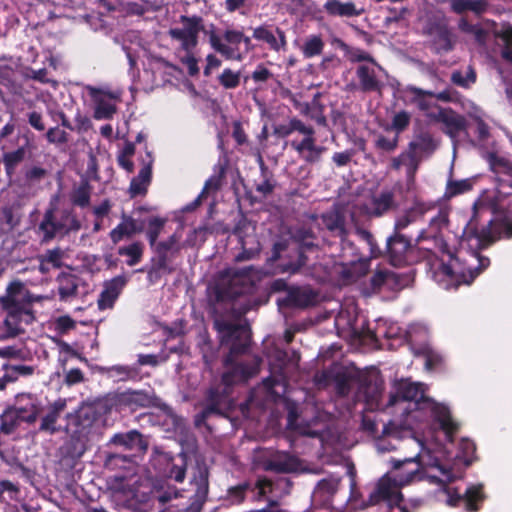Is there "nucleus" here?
<instances>
[{
  "mask_svg": "<svg viewBox=\"0 0 512 512\" xmlns=\"http://www.w3.org/2000/svg\"><path fill=\"white\" fill-rule=\"evenodd\" d=\"M494 218L486 226L478 228L475 220L463 229L459 247L452 250L440 235L448 224V212L439 209L429 221L427 230H422L417 243L423 253L430 277L445 290L469 285L490 265V260L480 254L496 239L512 237V201L506 206L491 203Z\"/></svg>",
  "mask_w": 512,
  "mask_h": 512,
  "instance_id": "nucleus-1",
  "label": "nucleus"
},
{
  "mask_svg": "<svg viewBox=\"0 0 512 512\" xmlns=\"http://www.w3.org/2000/svg\"><path fill=\"white\" fill-rule=\"evenodd\" d=\"M431 434L423 441V449L404 453L401 458H392V471L386 473L369 493L368 505H379L382 512H408L402 505L400 488L417 481L428 479L430 483L443 487L445 501L449 506H464L467 511L479 510L485 499L482 484H471L461 494L448 487L456 478L451 466L452 456L447 441L441 433Z\"/></svg>",
  "mask_w": 512,
  "mask_h": 512,
  "instance_id": "nucleus-2",
  "label": "nucleus"
},
{
  "mask_svg": "<svg viewBox=\"0 0 512 512\" xmlns=\"http://www.w3.org/2000/svg\"><path fill=\"white\" fill-rule=\"evenodd\" d=\"M382 385L377 380L363 379L354 395L356 403H362L365 410H383L402 420H409L415 426L425 425L429 433H441L451 441L458 429L452 419L450 409L425 396L424 384L409 379L395 381L388 402L383 404Z\"/></svg>",
  "mask_w": 512,
  "mask_h": 512,
  "instance_id": "nucleus-3",
  "label": "nucleus"
},
{
  "mask_svg": "<svg viewBox=\"0 0 512 512\" xmlns=\"http://www.w3.org/2000/svg\"><path fill=\"white\" fill-rule=\"evenodd\" d=\"M221 344L229 345L230 352L224 359L226 370L222 375V384L211 386L203 400V410L197 415L196 422L212 414H221L230 404L229 392L233 384L246 382L259 372L261 359L255 356L250 362L234 363L233 357L245 353L250 344V329L245 323H239L219 317L214 321Z\"/></svg>",
  "mask_w": 512,
  "mask_h": 512,
  "instance_id": "nucleus-4",
  "label": "nucleus"
},
{
  "mask_svg": "<svg viewBox=\"0 0 512 512\" xmlns=\"http://www.w3.org/2000/svg\"><path fill=\"white\" fill-rule=\"evenodd\" d=\"M65 419V432L70 436L66 445L67 455L78 459L85 453L87 443L101 433V417L95 407L84 405L73 413H67Z\"/></svg>",
  "mask_w": 512,
  "mask_h": 512,
  "instance_id": "nucleus-5",
  "label": "nucleus"
},
{
  "mask_svg": "<svg viewBox=\"0 0 512 512\" xmlns=\"http://www.w3.org/2000/svg\"><path fill=\"white\" fill-rule=\"evenodd\" d=\"M414 428H419L409 422V420L399 419L392 416L388 423L383 425L381 434L375 436L374 447L379 454L392 451H402L407 453L410 450H417L418 454L423 449V441L431 437L429 430L418 436L412 432Z\"/></svg>",
  "mask_w": 512,
  "mask_h": 512,
  "instance_id": "nucleus-6",
  "label": "nucleus"
},
{
  "mask_svg": "<svg viewBox=\"0 0 512 512\" xmlns=\"http://www.w3.org/2000/svg\"><path fill=\"white\" fill-rule=\"evenodd\" d=\"M207 31L203 19L196 15L180 16L178 22L168 31L171 40L177 43L178 58L191 76L199 72L198 59L194 52L198 45L199 33L206 34Z\"/></svg>",
  "mask_w": 512,
  "mask_h": 512,
  "instance_id": "nucleus-7",
  "label": "nucleus"
},
{
  "mask_svg": "<svg viewBox=\"0 0 512 512\" xmlns=\"http://www.w3.org/2000/svg\"><path fill=\"white\" fill-rule=\"evenodd\" d=\"M0 302L7 313L4 326L9 336L22 333L34 321L32 299L21 282L10 283Z\"/></svg>",
  "mask_w": 512,
  "mask_h": 512,
  "instance_id": "nucleus-8",
  "label": "nucleus"
},
{
  "mask_svg": "<svg viewBox=\"0 0 512 512\" xmlns=\"http://www.w3.org/2000/svg\"><path fill=\"white\" fill-rule=\"evenodd\" d=\"M211 48L227 60L242 61L252 50L250 37L241 30L226 29L222 34L214 27L206 32Z\"/></svg>",
  "mask_w": 512,
  "mask_h": 512,
  "instance_id": "nucleus-9",
  "label": "nucleus"
},
{
  "mask_svg": "<svg viewBox=\"0 0 512 512\" xmlns=\"http://www.w3.org/2000/svg\"><path fill=\"white\" fill-rule=\"evenodd\" d=\"M401 97L405 104L414 105L432 122L438 116L443 107L437 104L438 100L449 101L450 94L447 91L433 92L423 90L413 85H408L401 90Z\"/></svg>",
  "mask_w": 512,
  "mask_h": 512,
  "instance_id": "nucleus-10",
  "label": "nucleus"
},
{
  "mask_svg": "<svg viewBox=\"0 0 512 512\" xmlns=\"http://www.w3.org/2000/svg\"><path fill=\"white\" fill-rule=\"evenodd\" d=\"M251 269L252 267L242 270L229 268L223 271L217 284L218 297L233 300L251 293L254 289V283L250 276Z\"/></svg>",
  "mask_w": 512,
  "mask_h": 512,
  "instance_id": "nucleus-11",
  "label": "nucleus"
},
{
  "mask_svg": "<svg viewBox=\"0 0 512 512\" xmlns=\"http://www.w3.org/2000/svg\"><path fill=\"white\" fill-rule=\"evenodd\" d=\"M298 362L299 355L294 351L288 352L278 348L273 350L270 355V364L280 373L263 380V385L270 395L279 397L286 392L287 379L283 370L289 365L297 366Z\"/></svg>",
  "mask_w": 512,
  "mask_h": 512,
  "instance_id": "nucleus-12",
  "label": "nucleus"
},
{
  "mask_svg": "<svg viewBox=\"0 0 512 512\" xmlns=\"http://www.w3.org/2000/svg\"><path fill=\"white\" fill-rule=\"evenodd\" d=\"M86 91L93 105V117L96 120L112 119L117 111V104L121 102L122 91L91 85L86 87Z\"/></svg>",
  "mask_w": 512,
  "mask_h": 512,
  "instance_id": "nucleus-13",
  "label": "nucleus"
},
{
  "mask_svg": "<svg viewBox=\"0 0 512 512\" xmlns=\"http://www.w3.org/2000/svg\"><path fill=\"white\" fill-rule=\"evenodd\" d=\"M357 89L363 93L381 94L386 87V70L377 62L362 63L356 67Z\"/></svg>",
  "mask_w": 512,
  "mask_h": 512,
  "instance_id": "nucleus-14",
  "label": "nucleus"
},
{
  "mask_svg": "<svg viewBox=\"0 0 512 512\" xmlns=\"http://www.w3.org/2000/svg\"><path fill=\"white\" fill-rule=\"evenodd\" d=\"M341 257L343 258V276L349 281L365 275L369 270L370 256L359 255L354 243L347 239L346 235L340 238Z\"/></svg>",
  "mask_w": 512,
  "mask_h": 512,
  "instance_id": "nucleus-15",
  "label": "nucleus"
},
{
  "mask_svg": "<svg viewBox=\"0 0 512 512\" xmlns=\"http://www.w3.org/2000/svg\"><path fill=\"white\" fill-rule=\"evenodd\" d=\"M300 135L301 138L295 137L290 141V147L296 151L298 157L306 164L319 163L327 148L317 143L313 126L307 125Z\"/></svg>",
  "mask_w": 512,
  "mask_h": 512,
  "instance_id": "nucleus-16",
  "label": "nucleus"
},
{
  "mask_svg": "<svg viewBox=\"0 0 512 512\" xmlns=\"http://www.w3.org/2000/svg\"><path fill=\"white\" fill-rule=\"evenodd\" d=\"M66 407L67 401L64 398H58L54 402L49 403L46 407L41 406V412L38 416L40 420L37 429L38 433L52 436L65 431L64 425L61 424L60 420Z\"/></svg>",
  "mask_w": 512,
  "mask_h": 512,
  "instance_id": "nucleus-17",
  "label": "nucleus"
},
{
  "mask_svg": "<svg viewBox=\"0 0 512 512\" xmlns=\"http://www.w3.org/2000/svg\"><path fill=\"white\" fill-rule=\"evenodd\" d=\"M428 328L424 324L410 325L407 330V337L412 345H419V350L425 356V366L427 369L436 367L441 361L442 357L427 343Z\"/></svg>",
  "mask_w": 512,
  "mask_h": 512,
  "instance_id": "nucleus-18",
  "label": "nucleus"
},
{
  "mask_svg": "<svg viewBox=\"0 0 512 512\" xmlns=\"http://www.w3.org/2000/svg\"><path fill=\"white\" fill-rule=\"evenodd\" d=\"M486 160L497 180L499 194H512V161L497 153H488Z\"/></svg>",
  "mask_w": 512,
  "mask_h": 512,
  "instance_id": "nucleus-19",
  "label": "nucleus"
},
{
  "mask_svg": "<svg viewBox=\"0 0 512 512\" xmlns=\"http://www.w3.org/2000/svg\"><path fill=\"white\" fill-rule=\"evenodd\" d=\"M365 322L364 316L358 313L353 304L342 307L335 317V326L339 331H348L359 339L365 331Z\"/></svg>",
  "mask_w": 512,
  "mask_h": 512,
  "instance_id": "nucleus-20",
  "label": "nucleus"
},
{
  "mask_svg": "<svg viewBox=\"0 0 512 512\" xmlns=\"http://www.w3.org/2000/svg\"><path fill=\"white\" fill-rule=\"evenodd\" d=\"M317 302V294L306 286H291L277 298V305L284 308H306Z\"/></svg>",
  "mask_w": 512,
  "mask_h": 512,
  "instance_id": "nucleus-21",
  "label": "nucleus"
},
{
  "mask_svg": "<svg viewBox=\"0 0 512 512\" xmlns=\"http://www.w3.org/2000/svg\"><path fill=\"white\" fill-rule=\"evenodd\" d=\"M113 404L119 412H133L139 408L149 407L152 404V397L144 390H126L114 395Z\"/></svg>",
  "mask_w": 512,
  "mask_h": 512,
  "instance_id": "nucleus-22",
  "label": "nucleus"
},
{
  "mask_svg": "<svg viewBox=\"0 0 512 512\" xmlns=\"http://www.w3.org/2000/svg\"><path fill=\"white\" fill-rule=\"evenodd\" d=\"M190 483L195 487V493L191 498L190 505L179 512H200L202 510L209 492L208 469L206 467H198Z\"/></svg>",
  "mask_w": 512,
  "mask_h": 512,
  "instance_id": "nucleus-23",
  "label": "nucleus"
},
{
  "mask_svg": "<svg viewBox=\"0 0 512 512\" xmlns=\"http://www.w3.org/2000/svg\"><path fill=\"white\" fill-rule=\"evenodd\" d=\"M252 36L255 40L267 44L272 51L280 52L287 49L286 34L279 27L267 24L260 25L253 29Z\"/></svg>",
  "mask_w": 512,
  "mask_h": 512,
  "instance_id": "nucleus-24",
  "label": "nucleus"
},
{
  "mask_svg": "<svg viewBox=\"0 0 512 512\" xmlns=\"http://www.w3.org/2000/svg\"><path fill=\"white\" fill-rule=\"evenodd\" d=\"M179 496V490L169 484H162L159 487H155L147 500L143 503L136 504L134 502L130 503V506L133 507L135 512H148L150 511L156 502L159 503V506H164L172 499H175Z\"/></svg>",
  "mask_w": 512,
  "mask_h": 512,
  "instance_id": "nucleus-25",
  "label": "nucleus"
},
{
  "mask_svg": "<svg viewBox=\"0 0 512 512\" xmlns=\"http://www.w3.org/2000/svg\"><path fill=\"white\" fill-rule=\"evenodd\" d=\"M436 206V203L432 201L415 200L410 208L406 209L402 214L396 217L394 231L400 233V231L406 229L426 213L434 210Z\"/></svg>",
  "mask_w": 512,
  "mask_h": 512,
  "instance_id": "nucleus-26",
  "label": "nucleus"
},
{
  "mask_svg": "<svg viewBox=\"0 0 512 512\" xmlns=\"http://www.w3.org/2000/svg\"><path fill=\"white\" fill-rule=\"evenodd\" d=\"M181 237L182 235L176 231L168 239L156 242L154 246H151L156 254L158 267L167 268V264L170 265L171 258L182 248Z\"/></svg>",
  "mask_w": 512,
  "mask_h": 512,
  "instance_id": "nucleus-27",
  "label": "nucleus"
},
{
  "mask_svg": "<svg viewBox=\"0 0 512 512\" xmlns=\"http://www.w3.org/2000/svg\"><path fill=\"white\" fill-rule=\"evenodd\" d=\"M41 402L31 394L17 396L16 404L12 407L22 422L33 424L41 412Z\"/></svg>",
  "mask_w": 512,
  "mask_h": 512,
  "instance_id": "nucleus-28",
  "label": "nucleus"
},
{
  "mask_svg": "<svg viewBox=\"0 0 512 512\" xmlns=\"http://www.w3.org/2000/svg\"><path fill=\"white\" fill-rule=\"evenodd\" d=\"M397 187L392 189H383L378 194L372 196L370 203L367 206V211L370 216L381 217L389 211L398 207L395 199V192Z\"/></svg>",
  "mask_w": 512,
  "mask_h": 512,
  "instance_id": "nucleus-29",
  "label": "nucleus"
},
{
  "mask_svg": "<svg viewBox=\"0 0 512 512\" xmlns=\"http://www.w3.org/2000/svg\"><path fill=\"white\" fill-rule=\"evenodd\" d=\"M127 278L124 275H118L104 282L103 290L97 300L100 310L110 309L114 306L122 290L127 284Z\"/></svg>",
  "mask_w": 512,
  "mask_h": 512,
  "instance_id": "nucleus-30",
  "label": "nucleus"
},
{
  "mask_svg": "<svg viewBox=\"0 0 512 512\" xmlns=\"http://www.w3.org/2000/svg\"><path fill=\"white\" fill-rule=\"evenodd\" d=\"M433 122L442 124L443 132L446 133L453 142H455L460 133L466 129L465 119L450 108H443Z\"/></svg>",
  "mask_w": 512,
  "mask_h": 512,
  "instance_id": "nucleus-31",
  "label": "nucleus"
},
{
  "mask_svg": "<svg viewBox=\"0 0 512 512\" xmlns=\"http://www.w3.org/2000/svg\"><path fill=\"white\" fill-rule=\"evenodd\" d=\"M278 488H281L284 493L289 492L290 483L286 477H279L275 483L267 479H258L252 491L256 500L265 499L269 503L268 506L272 507L277 505V501L268 495L273 494Z\"/></svg>",
  "mask_w": 512,
  "mask_h": 512,
  "instance_id": "nucleus-32",
  "label": "nucleus"
},
{
  "mask_svg": "<svg viewBox=\"0 0 512 512\" xmlns=\"http://www.w3.org/2000/svg\"><path fill=\"white\" fill-rule=\"evenodd\" d=\"M410 245L408 238L395 231L393 235L387 238V253L389 261L393 266H401L406 261L405 255Z\"/></svg>",
  "mask_w": 512,
  "mask_h": 512,
  "instance_id": "nucleus-33",
  "label": "nucleus"
},
{
  "mask_svg": "<svg viewBox=\"0 0 512 512\" xmlns=\"http://www.w3.org/2000/svg\"><path fill=\"white\" fill-rule=\"evenodd\" d=\"M146 158L138 175L131 179L129 193L132 197L144 195L151 183L153 158L150 152H147Z\"/></svg>",
  "mask_w": 512,
  "mask_h": 512,
  "instance_id": "nucleus-34",
  "label": "nucleus"
},
{
  "mask_svg": "<svg viewBox=\"0 0 512 512\" xmlns=\"http://www.w3.org/2000/svg\"><path fill=\"white\" fill-rule=\"evenodd\" d=\"M37 234L42 242H48L57 236H63L59 224L57 223L56 206L51 205L44 213L41 222L37 228Z\"/></svg>",
  "mask_w": 512,
  "mask_h": 512,
  "instance_id": "nucleus-35",
  "label": "nucleus"
},
{
  "mask_svg": "<svg viewBox=\"0 0 512 512\" xmlns=\"http://www.w3.org/2000/svg\"><path fill=\"white\" fill-rule=\"evenodd\" d=\"M298 466V460L286 452H275L263 462L265 470L283 473L296 471Z\"/></svg>",
  "mask_w": 512,
  "mask_h": 512,
  "instance_id": "nucleus-36",
  "label": "nucleus"
},
{
  "mask_svg": "<svg viewBox=\"0 0 512 512\" xmlns=\"http://www.w3.org/2000/svg\"><path fill=\"white\" fill-rule=\"evenodd\" d=\"M339 478L329 477L318 482L312 493V501L321 506H329L339 488Z\"/></svg>",
  "mask_w": 512,
  "mask_h": 512,
  "instance_id": "nucleus-37",
  "label": "nucleus"
},
{
  "mask_svg": "<svg viewBox=\"0 0 512 512\" xmlns=\"http://www.w3.org/2000/svg\"><path fill=\"white\" fill-rule=\"evenodd\" d=\"M58 295L60 301L69 302L79 295L82 279L71 273H62L58 279Z\"/></svg>",
  "mask_w": 512,
  "mask_h": 512,
  "instance_id": "nucleus-38",
  "label": "nucleus"
},
{
  "mask_svg": "<svg viewBox=\"0 0 512 512\" xmlns=\"http://www.w3.org/2000/svg\"><path fill=\"white\" fill-rule=\"evenodd\" d=\"M142 227L137 224V221L131 216L122 215L121 222L110 231L109 236L111 241L116 244L125 237H131L136 233H140Z\"/></svg>",
  "mask_w": 512,
  "mask_h": 512,
  "instance_id": "nucleus-39",
  "label": "nucleus"
},
{
  "mask_svg": "<svg viewBox=\"0 0 512 512\" xmlns=\"http://www.w3.org/2000/svg\"><path fill=\"white\" fill-rule=\"evenodd\" d=\"M323 8L328 15L338 17L360 16L363 12L362 9H358L351 1L341 2L340 0H327Z\"/></svg>",
  "mask_w": 512,
  "mask_h": 512,
  "instance_id": "nucleus-40",
  "label": "nucleus"
},
{
  "mask_svg": "<svg viewBox=\"0 0 512 512\" xmlns=\"http://www.w3.org/2000/svg\"><path fill=\"white\" fill-rule=\"evenodd\" d=\"M437 148V143L428 131H420L415 134L409 144V149L417 155L431 154Z\"/></svg>",
  "mask_w": 512,
  "mask_h": 512,
  "instance_id": "nucleus-41",
  "label": "nucleus"
},
{
  "mask_svg": "<svg viewBox=\"0 0 512 512\" xmlns=\"http://www.w3.org/2000/svg\"><path fill=\"white\" fill-rule=\"evenodd\" d=\"M110 443L116 446H122L126 449L142 450L146 448V443L142 435L136 430L114 434L110 439Z\"/></svg>",
  "mask_w": 512,
  "mask_h": 512,
  "instance_id": "nucleus-42",
  "label": "nucleus"
},
{
  "mask_svg": "<svg viewBox=\"0 0 512 512\" xmlns=\"http://www.w3.org/2000/svg\"><path fill=\"white\" fill-rule=\"evenodd\" d=\"M325 42L321 35L310 34L305 37L300 46V51L305 59H312L323 53Z\"/></svg>",
  "mask_w": 512,
  "mask_h": 512,
  "instance_id": "nucleus-43",
  "label": "nucleus"
},
{
  "mask_svg": "<svg viewBox=\"0 0 512 512\" xmlns=\"http://www.w3.org/2000/svg\"><path fill=\"white\" fill-rule=\"evenodd\" d=\"M322 223L324 227L332 233L333 236H337L339 239L347 235L345 219L340 213L336 211L323 214Z\"/></svg>",
  "mask_w": 512,
  "mask_h": 512,
  "instance_id": "nucleus-44",
  "label": "nucleus"
},
{
  "mask_svg": "<svg viewBox=\"0 0 512 512\" xmlns=\"http://www.w3.org/2000/svg\"><path fill=\"white\" fill-rule=\"evenodd\" d=\"M461 32L470 35L479 45H485L489 38V30L479 24H471L465 18H461L458 23Z\"/></svg>",
  "mask_w": 512,
  "mask_h": 512,
  "instance_id": "nucleus-45",
  "label": "nucleus"
},
{
  "mask_svg": "<svg viewBox=\"0 0 512 512\" xmlns=\"http://www.w3.org/2000/svg\"><path fill=\"white\" fill-rule=\"evenodd\" d=\"M450 6L452 11L457 14L471 11L480 15L487 9L485 0H450Z\"/></svg>",
  "mask_w": 512,
  "mask_h": 512,
  "instance_id": "nucleus-46",
  "label": "nucleus"
},
{
  "mask_svg": "<svg viewBox=\"0 0 512 512\" xmlns=\"http://www.w3.org/2000/svg\"><path fill=\"white\" fill-rule=\"evenodd\" d=\"M91 191L92 188L88 181H81L71 192V203L80 208L88 207L90 205Z\"/></svg>",
  "mask_w": 512,
  "mask_h": 512,
  "instance_id": "nucleus-47",
  "label": "nucleus"
},
{
  "mask_svg": "<svg viewBox=\"0 0 512 512\" xmlns=\"http://www.w3.org/2000/svg\"><path fill=\"white\" fill-rule=\"evenodd\" d=\"M224 172H225L224 167H221L220 170L217 173L213 174L205 182V185H204L200 195L190 205H188L186 207L187 211H191L192 209L197 207L200 204L201 199L205 196V194H207V193H209L211 191L215 192V191H217L220 188L221 182H222V178L224 176Z\"/></svg>",
  "mask_w": 512,
  "mask_h": 512,
  "instance_id": "nucleus-48",
  "label": "nucleus"
},
{
  "mask_svg": "<svg viewBox=\"0 0 512 512\" xmlns=\"http://www.w3.org/2000/svg\"><path fill=\"white\" fill-rule=\"evenodd\" d=\"M388 336V320L379 318L375 321V326L372 328L369 323L365 322V331L361 339L378 341L380 338H387Z\"/></svg>",
  "mask_w": 512,
  "mask_h": 512,
  "instance_id": "nucleus-49",
  "label": "nucleus"
},
{
  "mask_svg": "<svg viewBox=\"0 0 512 512\" xmlns=\"http://www.w3.org/2000/svg\"><path fill=\"white\" fill-rule=\"evenodd\" d=\"M144 245L141 242H133L126 246H121L118 249L120 256L127 257L126 264L128 266H135L138 264L143 256Z\"/></svg>",
  "mask_w": 512,
  "mask_h": 512,
  "instance_id": "nucleus-50",
  "label": "nucleus"
},
{
  "mask_svg": "<svg viewBox=\"0 0 512 512\" xmlns=\"http://www.w3.org/2000/svg\"><path fill=\"white\" fill-rule=\"evenodd\" d=\"M57 223L61 229L62 235H67L72 231L80 229V222L71 210L64 209L57 214Z\"/></svg>",
  "mask_w": 512,
  "mask_h": 512,
  "instance_id": "nucleus-51",
  "label": "nucleus"
},
{
  "mask_svg": "<svg viewBox=\"0 0 512 512\" xmlns=\"http://www.w3.org/2000/svg\"><path fill=\"white\" fill-rule=\"evenodd\" d=\"M433 44L437 52H448L453 48L452 34L446 26H438Z\"/></svg>",
  "mask_w": 512,
  "mask_h": 512,
  "instance_id": "nucleus-52",
  "label": "nucleus"
},
{
  "mask_svg": "<svg viewBox=\"0 0 512 512\" xmlns=\"http://www.w3.org/2000/svg\"><path fill=\"white\" fill-rule=\"evenodd\" d=\"M473 187V180L470 178L462 180L449 179L446 184L444 197L451 199L457 195L464 194L470 191Z\"/></svg>",
  "mask_w": 512,
  "mask_h": 512,
  "instance_id": "nucleus-53",
  "label": "nucleus"
},
{
  "mask_svg": "<svg viewBox=\"0 0 512 512\" xmlns=\"http://www.w3.org/2000/svg\"><path fill=\"white\" fill-rule=\"evenodd\" d=\"M306 124L300 119L294 117L288 123L278 124L274 126V134L278 137L285 138L297 132L299 135L305 130Z\"/></svg>",
  "mask_w": 512,
  "mask_h": 512,
  "instance_id": "nucleus-54",
  "label": "nucleus"
},
{
  "mask_svg": "<svg viewBox=\"0 0 512 512\" xmlns=\"http://www.w3.org/2000/svg\"><path fill=\"white\" fill-rule=\"evenodd\" d=\"M341 50L344 52L345 56L352 63H372V61H376L370 53L367 51L351 47L348 44H341Z\"/></svg>",
  "mask_w": 512,
  "mask_h": 512,
  "instance_id": "nucleus-55",
  "label": "nucleus"
},
{
  "mask_svg": "<svg viewBox=\"0 0 512 512\" xmlns=\"http://www.w3.org/2000/svg\"><path fill=\"white\" fill-rule=\"evenodd\" d=\"M20 418L13 410L12 407L6 409L3 414L0 416V431L3 434L9 435L15 431V429L19 426Z\"/></svg>",
  "mask_w": 512,
  "mask_h": 512,
  "instance_id": "nucleus-56",
  "label": "nucleus"
},
{
  "mask_svg": "<svg viewBox=\"0 0 512 512\" xmlns=\"http://www.w3.org/2000/svg\"><path fill=\"white\" fill-rule=\"evenodd\" d=\"M398 275L393 272L379 271L375 273L371 278V285L373 290H380L382 287L390 286L392 283H396L399 288L403 285L398 283Z\"/></svg>",
  "mask_w": 512,
  "mask_h": 512,
  "instance_id": "nucleus-57",
  "label": "nucleus"
},
{
  "mask_svg": "<svg viewBox=\"0 0 512 512\" xmlns=\"http://www.w3.org/2000/svg\"><path fill=\"white\" fill-rule=\"evenodd\" d=\"M166 223V219L160 217H151L148 219V227L146 236L150 247L154 246L157 242L159 235L161 234Z\"/></svg>",
  "mask_w": 512,
  "mask_h": 512,
  "instance_id": "nucleus-58",
  "label": "nucleus"
},
{
  "mask_svg": "<svg viewBox=\"0 0 512 512\" xmlns=\"http://www.w3.org/2000/svg\"><path fill=\"white\" fill-rule=\"evenodd\" d=\"M241 72L225 68L218 76V82L224 89H235L240 85Z\"/></svg>",
  "mask_w": 512,
  "mask_h": 512,
  "instance_id": "nucleus-59",
  "label": "nucleus"
},
{
  "mask_svg": "<svg viewBox=\"0 0 512 512\" xmlns=\"http://www.w3.org/2000/svg\"><path fill=\"white\" fill-rule=\"evenodd\" d=\"M475 452V444L469 439H462L459 443V451L455 455L456 461H461L465 466H468L472 462V456Z\"/></svg>",
  "mask_w": 512,
  "mask_h": 512,
  "instance_id": "nucleus-60",
  "label": "nucleus"
},
{
  "mask_svg": "<svg viewBox=\"0 0 512 512\" xmlns=\"http://www.w3.org/2000/svg\"><path fill=\"white\" fill-rule=\"evenodd\" d=\"M419 155L409 151L405 153V164L406 176H407V189L410 190L414 185V175L418 169V157Z\"/></svg>",
  "mask_w": 512,
  "mask_h": 512,
  "instance_id": "nucleus-61",
  "label": "nucleus"
},
{
  "mask_svg": "<svg viewBox=\"0 0 512 512\" xmlns=\"http://www.w3.org/2000/svg\"><path fill=\"white\" fill-rule=\"evenodd\" d=\"M451 80L458 86L469 87L476 81V73L473 68L469 66L465 71H454Z\"/></svg>",
  "mask_w": 512,
  "mask_h": 512,
  "instance_id": "nucleus-62",
  "label": "nucleus"
},
{
  "mask_svg": "<svg viewBox=\"0 0 512 512\" xmlns=\"http://www.w3.org/2000/svg\"><path fill=\"white\" fill-rule=\"evenodd\" d=\"M260 168L262 171L263 180L260 183L256 184L255 189L258 193L262 194L263 196H267L273 192V190L275 188V181L271 177H268L267 169H266L264 162L261 158H260Z\"/></svg>",
  "mask_w": 512,
  "mask_h": 512,
  "instance_id": "nucleus-63",
  "label": "nucleus"
},
{
  "mask_svg": "<svg viewBox=\"0 0 512 512\" xmlns=\"http://www.w3.org/2000/svg\"><path fill=\"white\" fill-rule=\"evenodd\" d=\"M25 151L23 148H18L15 151L4 154L3 160L7 174H11L14 168L24 159Z\"/></svg>",
  "mask_w": 512,
  "mask_h": 512,
  "instance_id": "nucleus-64",
  "label": "nucleus"
}]
</instances>
